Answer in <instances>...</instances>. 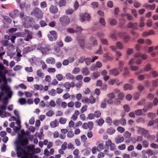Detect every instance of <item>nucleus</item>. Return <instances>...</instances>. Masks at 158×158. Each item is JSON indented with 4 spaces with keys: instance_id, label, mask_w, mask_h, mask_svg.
<instances>
[{
    "instance_id": "nucleus-1",
    "label": "nucleus",
    "mask_w": 158,
    "mask_h": 158,
    "mask_svg": "<svg viewBox=\"0 0 158 158\" xmlns=\"http://www.w3.org/2000/svg\"><path fill=\"white\" fill-rule=\"evenodd\" d=\"M29 132L27 131L25 132L23 129L21 131V134L18 135V141L19 144L23 146L27 145L28 143V141L27 137H24L25 135H27Z\"/></svg>"
},
{
    "instance_id": "nucleus-2",
    "label": "nucleus",
    "mask_w": 158,
    "mask_h": 158,
    "mask_svg": "<svg viewBox=\"0 0 158 158\" xmlns=\"http://www.w3.org/2000/svg\"><path fill=\"white\" fill-rule=\"evenodd\" d=\"M0 89L2 91H4L7 94L8 97L10 98L12 94L10 87L7 85L1 84L0 85Z\"/></svg>"
},
{
    "instance_id": "nucleus-3",
    "label": "nucleus",
    "mask_w": 158,
    "mask_h": 158,
    "mask_svg": "<svg viewBox=\"0 0 158 158\" xmlns=\"http://www.w3.org/2000/svg\"><path fill=\"white\" fill-rule=\"evenodd\" d=\"M81 102L84 104L94 103L96 101L95 98L92 96H91L89 98L84 97L82 98Z\"/></svg>"
},
{
    "instance_id": "nucleus-4",
    "label": "nucleus",
    "mask_w": 158,
    "mask_h": 158,
    "mask_svg": "<svg viewBox=\"0 0 158 158\" xmlns=\"http://www.w3.org/2000/svg\"><path fill=\"white\" fill-rule=\"evenodd\" d=\"M105 146L106 149H109L110 148L111 151L114 150L116 149L115 144L112 143L111 140L110 139L105 142Z\"/></svg>"
},
{
    "instance_id": "nucleus-5",
    "label": "nucleus",
    "mask_w": 158,
    "mask_h": 158,
    "mask_svg": "<svg viewBox=\"0 0 158 158\" xmlns=\"http://www.w3.org/2000/svg\"><path fill=\"white\" fill-rule=\"evenodd\" d=\"M140 57L143 60H145L147 58V55L145 54H143L141 55L139 53H136L135 55V59H131L129 62V64H133L134 63V61L135 60H136V59L137 57Z\"/></svg>"
},
{
    "instance_id": "nucleus-6",
    "label": "nucleus",
    "mask_w": 158,
    "mask_h": 158,
    "mask_svg": "<svg viewBox=\"0 0 158 158\" xmlns=\"http://www.w3.org/2000/svg\"><path fill=\"white\" fill-rule=\"evenodd\" d=\"M5 67L1 63L0 64V70H3L4 69ZM0 77L2 78V79H0V84L2 81V80L4 84L7 85V81L6 79V77L3 74L2 72L0 71Z\"/></svg>"
},
{
    "instance_id": "nucleus-7",
    "label": "nucleus",
    "mask_w": 158,
    "mask_h": 158,
    "mask_svg": "<svg viewBox=\"0 0 158 158\" xmlns=\"http://www.w3.org/2000/svg\"><path fill=\"white\" fill-rule=\"evenodd\" d=\"M70 19L68 16H64L60 19V22L62 25H66L70 22Z\"/></svg>"
},
{
    "instance_id": "nucleus-8",
    "label": "nucleus",
    "mask_w": 158,
    "mask_h": 158,
    "mask_svg": "<svg viewBox=\"0 0 158 158\" xmlns=\"http://www.w3.org/2000/svg\"><path fill=\"white\" fill-rule=\"evenodd\" d=\"M33 13L38 18L41 19L43 17L42 11L39 8H35L33 10Z\"/></svg>"
},
{
    "instance_id": "nucleus-9",
    "label": "nucleus",
    "mask_w": 158,
    "mask_h": 158,
    "mask_svg": "<svg viewBox=\"0 0 158 158\" xmlns=\"http://www.w3.org/2000/svg\"><path fill=\"white\" fill-rule=\"evenodd\" d=\"M49 40L51 41L55 40L57 38V35L55 31H52L50 32V34L48 35Z\"/></svg>"
},
{
    "instance_id": "nucleus-10",
    "label": "nucleus",
    "mask_w": 158,
    "mask_h": 158,
    "mask_svg": "<svg viewBox=\"0 0 158 158\" xmlns=\"http://www.w3.org/2000/svg\"><path fill=\"white\" fill-rule=\"evenodd\" d=\"M98 58V57L96 56H94L92 59V60H91V59L90 58H87L85 59L83 58H81L79 59V61L81 63L83 62L84 60H85V61L86 63V64L88 65L90 64L91 62H93L94 61V60L97 59Z\"/></svg>"
},
{
    "instance_id": "nucleus-11",
    "label": "nucleus",
    "mask_w": 158,
    "mask_h": 158,
    "mask_svg": "<svg viewBox=\"0 0 158 158\" xmlns=\"http://www.w3.org/2000/svg\"><path fill=\"white\" fill-rule=\"evenodd\" d=\"M107 97L108 98L107 101V103L110 104H113L114 103L113 100L115 97L114 94L113 93L109 94L107 95Z\"/></svg>"
},
{
    "instance_id": "nucleus-12",
    "label": "nucleus",
    "mask_w": 158,
    "mask_h": 158,
    "mask_svg": "<svg viewBox=\"0 0 158 158\" xmlns=\"http://www.w3.org/2000/svg\"><path fill=\"white\" fill-rule=\"evenodd\" d=\"M63 86L66 89L69 90L71 87H74L75 86V84L73 82L70 83L69 82H66L63 84Z\"/></svg>"
},
{
    "instance_id": "nucleus-13",
    "label": "nucleus",
    "mask_w": 158,
    "mask_h": 158,
    "mask_svg": "<svg viewBox=\"0 0 158 158\" xmlns=\"http://www.w3.org/2000/svg\"><path fill=\"white\" fill-rule=\"evenodd\" d=\"M80 114L79 111L78 110H75L74 113L71 117V119L74 120L76 121L77 120L78 116Z\"/></svg>"
},
{
    "instance_id": "nucleus-14",
    "label": "nucleus",
    "mask_w": 158,
    "mask_h": 158,
    "mask_svg": "<svg viewBox=\"0 0 158 158\" xmlns=\"http://www.w3.org/2000/svg\"><path fill=\"white\" fill-rule=\"evenodd\" d=\"M90 16L88 14H85L83 15L80 16V19L83 21L85 20H88L90 18Z\"/></svg>"
},
{
    "instance_id": "nucleus-15",
    "label": "nucleus",
    "mask_w": 158,
    "mask_h": 158,
    "mask_svg": "<svg viewBox=\"0 0 158 158\" xmlns=\"http://www.w3.org/2000/svg\"><path fill=\"white\" fill-rule=\"evenodd\" d=\"M59 125V122L58 121L55 119L54 121H51L50 123V125L52 128H55L58 126Z\"/></svg>"
},
{
    "instance_id": "nucleus-16",
    "label": "nucleus",
    "mask_w": 158,
    "mask_h": 158,
    "mask_svg": "<svg viewBox=\"0 0 158 158\" xmlns=\"http://www.w3.org/2000/svg\"><path fill=\"white\" fill-rule=\"evenodd\" d=\"M46 62L48 64H55V59L52 57H49L46 60Z\"/></svg>"
},
{
    "instance_id": "nucleus-17",
    "label": "nucleus",
    "mask_w": 158,
    "mask_h": 158,
    "mask_svg": "<svg viewBox=\"0 0 158 158\" xmlns=\"http://www.w3.org/2000/svg\"><path fill=\"white\" fill-rule=\"evenodd\" d=\"M58 9L57 7L54 6H52L50 8V12L52 13L55 14L57 12Z\"/></svg>"
},
{
    "instance_id": "nucleus-18",
    "label": "nucleus",
    "mask_w": 158,
    "mask_h": 158,
    "mask_svg": "<svg viewBox=\"0 0 158 158\" xmlns=\"http://www.w3.org/2000/svg\"><path fill=\"white\" fill-rule=\"evenodd\" d=\"M33 87L35 90H42L43 89V86L41 85L35 84L34 85Z\"/></svg>"
},
{
    "instance_id": "nucleus-19",
    "label": "nucleus",
    "mask_w": 158,
    "mask_h": 158,
    "mask_svg": "<svg viewBox=\"0 0 158 158\" xmlns=\"http://www.w3.org/2000/svg\"><path fill=\"white\" fill-rule=\"evenodd\" d=\"M36 74L40 78H43L44 77V75L41 70H38L36 72Z\"/></svg>"
},
{
    "instance_id": "nucleus-20",
    "label": "nucleus",
    "mask_w": 158,
    "mask_h": 158,
    "mask_svg": "<svg viewBox=\"0 0 158 158\" xmlns=\"http://www.w3.org/2000/svg\"><path fill=\"white\" fill-rule=\"evenodd\" d=\"M115 142L116 143H119L123 142L124 140V138L123 137L118 136L115 139Z\"/></svg>"
},
{
    "instance_id": "nucleus-21",
    "label": "nucleus",
    "mask_w": 158,
    "mask_h": 158,
    "mask_svg": "<svg viewBox=\"0 0 158 158\" xmlns=\"http://www.w3.org/2000/svg\"><path fill=\"white\" fill-rule=\"evenodd\" d=\"M32 33L31 32H29L27 36L25 38L24 40L26 41H29L32 38Z\"/></svg>"
},
{
    "instance_id": "nucleus-22",
    "label": "nucleus",
    "mask_w": 158,
    "mask_h": 158,
    "mask_svg": "<svg viewBox=\"0 0 158 158\" xmlns=\"http://www.w3.org/2000/svg\"><path fill=\"white\" fill-rule=\"evenodd\" d=\"M47 106L48 107H55L56 105V102L53 100H51L49 102Z\"/></svg>"
},
{
    "instance_id": "nucleus-23",
    "label": "nucleus",
    "mask_w": 158,
    "mask_h": 158,
    "mask_svg": "<svg viewBox=\"0 0 158 158\" xmlns=\"http://www.w3.org/2000/svg\"><path fill=\"white\" fill-rule=\"evenodd\" d=\"M40 50L43 54H46L49 52V49L47 47H42Z\"/></svg>"
},
{
    "instance_id": "nucleus-24",
    "label": "nucleus",
    "mask_w": 158,
    "mask_h": 158,
    "mask_svg": "<svg viewBox=\"0 0 158 158\" xmlns=\"http://www.w3.org/2000/svg\"><path fill=\"white\" fill-rule=\"evenodd\" d=\"M48 92L49 95L52 96H55L56 94V90L53 89L49 90Z\"/></svg>"
},
{
    "instance_id": "nucleus-25",
    "label": "nucleus",
    "mask_w": 158,
    "mask_h": 158,
    "mask_svg": "<svg viewBox=\"0 0 158 158\" xmlns=\"http://www.w3.org/2000/svg\"><path fill=\"white\" fill-rule=\"evenodd\" d=\"M82 74L84 75H87L89 74V72L87 69L84 68L81 70Z\"/></svg>"
},
{
    "instance_id": "nucleus-26",
    "label": "nucleus",
    "mask_w": 158,
    "mask_h": 158,
    "mask_svg": "<svg viewBox=\"0 0 158 158\" xmlns=\"http://www.w3.org/2000/svg\"><path fill=\"white\" fill-rule=\"evenodd\" d=\"M66 0H60L58 3L59 6L60 7L64 6L66 4Z\"/></svg>"
},
{
    "instance_id": "nucleus-27",
    "label": "nucleus",
    "mask_w": 158,
    "mask_h": 158,
    "mask_svg": "<svg viewBox=\"0 0 158 158\" xmlns=\"http://www.w3.org/2000/svg\"><path fill=\"white\" fill-rule=\"evenodd\" d=\"M115 129L112 127L108 129L107 130V132L110 135L113 134L115 132Z\"/></svg>"
},
{
    "instance_id": "nucleus-28",
    "label": "nucleus",
    "mask_w": 158,
    "mask_h": 158,
    "mask_svg": "<svg viewBox=\"0 0 158 158\" xmlns=\"http://www.w3.org/2000/svg\"><path fill=\"white\" fill-rule=\"evenodd\" d=\"M7 102L6 101L4 102L2 105L0 106V110H5L6 108Z\"/></svg>"
},
{
    "instance_id": "nucleus-29",
    "label": "nucleus",
    "mask_w": 158,
    "mask_h": 158,
    "mask_svg": "<svg viewBox=\"0 0 158 158\" xmlns=\"http://www.w3.org/2000/svg\"><path fill=\"white\" fill-rule=\"evenodd\" d=\"M67 121V118L63 117L60 118L59 122L61 124H64Z\"/></svg>"
},
{
    "instance_id": "nucleus-30",
    "label": "nucleus",
    "mask_w": 158,
    "mask_h": 158,
    "mask_svg": "<svg viewBox=\"0 0 158 158\" xmlns=\"http://www.w3.org/2000/svg\"><path fill=\"white\" fill-rule=\"evenodd\" d=\"M65 77L68 80H73L74 78L73 75L69 73H67L65 75Z\"/></svg>"
},
{
    "instance_id": "nucleus-31",
    "label": "nucleus",
    "mask_w": 158,
    "mask_h": 158,
    "mask_svg": "<svg viewBox=\"0 0 158 158\" xmlns=\"http://www.w3.org/2000/svg\"><path fill=\"white\" fill-rule=\"evenodd\" d=\"M0 115L2 118H3L7 117V113L6 111L0 110Z\"/></svg>"
},
{
    "instance_id": "nucleus-32",
    "label": "nucleus",
    "mask_w": 158,
    "mask_h": 158,
    "mask_svg": "<svg viewBox=\"0 0 158 158\" xmlns=\"http://www.w3.org/2000/svg\"><path fill=\"white\" fill-rule=\"evenodd\" d=\"M156 6L154 4H153L152 5H146L145 6V7L146 8L151 10H154Z\"/></svg>"
},
{
    "instance_id": "nucleus-33",
    "label": "nucleus",
    "mask_w": 158,
    "mask_h": 158,
    "mask_svg": "<svg viewBox=\"0 0 158 158\" xmlns=\"http://www.w3.org/2000/svg\"><path fill=\"white\" fill-rule=\"evenodd\" d=\"M18 102L22 105H23L25 104L26 103V99L23 98H20L19 101Z\"/></svg>"
},
{
    "instance_id": "nucleus-34",
    "label": "nucleus",
    "mask_w": 158,
    "mask_h": 158,
    "mask_svg": "<svg viewBox=\"0 0 158 158\" xmlns=\"http://www.w3.org/2000/svg\"><path fill=\"white\" fill-rule=\"evenodd\" d=\"M97 147L98 149V152H100L104 149V144L103 143H99Z\"/></svg>"
},
{
    "instance_id": "nucleus-35",
    "label": "nucleus",
    "mask_w": 158,
    "mask_h": 158,
    "mask_svg": "<svg viewBox=\"0 0 158 158\" xmlns=\"http://www.w3.org/2000/svg\"><path fill=\"white\" fill-rule=\"evenodd\" d=\"M88 106L87 105H84L80 110V112L81 113H83L87 110Z\"/></svg>"
},
{
    "instance_id": "nucleus-36",
    "label": "nucleus",
    "mask_w": 158,
    "mask_h": 158,
    "mask_svg": "<svg viewBox=\"0 0 158 158\" xmlns=\"http://www.w3.org/2000/svg\"><path fill=\"white\" fill-rule=\"evenodd\" d=\"M80 138L81 141L84 143L86 142L87 139L86 136L84 135H81L80 137Z\"/></svg>"
},
{
    "instance_id": "nucleus-37",
    "label": "nucleus",
    "mask_w": 158,
    "mask_h": 158,
    "mask_svg": "<svg viewBox=\"0 0 158 158\" xmlns=\"http://www.w3.org/2000/svg\"><path fill=\"white\" fill-rule=\"evenodd\" d=\"M74 133L72 131H68L67 133V136L69 138H71L74 136Z\"/></svg>"
},
{
    "instance_id": "nucleus-38",
    "label": "nucleus",
    "mask_w": 158,
    "mask_h": 158,
    "mask_svg": "<svg viewBox=\"0 0 158 158\" xmlns=\"http://www.w3.org/2000/svg\"><path fill=\"white\" fill-rule=\"evenodd\" d=\"M80 70V69L79 68L76 67L74 69L72 73L73 74H77L79 73Z\"/></svg>"
},
{
    "instance_id": "nucleus-39",
    "label": "nucleus",
    "mask_w": 158,
    "mask_h": 158,
    "mask_svg": "<svg viewBox=\"0 0 158 158\" xmlns=\"http://www.w3.org/2000/svg\"><path fill=\"white\" fill-rule=\"evenodd\" d=\"M138 131L139 133L141 134L142 135L144 134L147 132V131H145L144 129L142 128H139Z\"/></svg>"
},
{
    "instance_id": "nucleus-40",
    "label": "nucleus",
    "mask_w": 158,
    "mask_h": 158,
    "mask_svg": "<svg viewBox=\"0 0 158 158\" xmlns=\"http://www.w3.org/2000/svg\"><path fill=\"white\" fill-rule=\"evenodd\" d=\"M132 89V86L130 85L126 84L124 86V89L125 90Z\"/></svg>"
},
{
    "instance_id": "nucleus-41",
    "label": "nucleus",
    "mask_w": 158,
    "mask_h": 158,
    "mask_svg": "<svg viewBox=\"0 0 158 158\" xmlns=\"http://www.w3.org/2000/svg\"><path fill=\"white\" fill-rule=\"evenodd\" d=\"M106 122L109 125H111L112 123V121L110 117H108L106 120Z\"/></svg>"
},
{
    "instance_id": "nucleus-42",
    "label": "nucleus",
    "mask_w": 158,
    "mask_h": 158,
    "mask_svg": "<svg viewBox=\"0 0 158 158\" xmlns=\"http://www.w3.org/2000/svg\"><path fill=\"white\" fill-rule=\"evenodd\" d=\"M54 114V111L52 110H49L47 112L46 114L47 116L49 117L52 116Z\"/></svg>"
},
{
    "instance_id": "nucleus-43",
    "label": "nucleus",
    "mask_w": 158,
    "mask_h": 158,
    "mask_svg": "<svg viewBox=\"0 0 158 158\" xmlns=\"http://www.w3.org/2000/svg\"><path fill=\"white\" fill-rule=\"evenodd\" d=\"M110 74L114 76L117 75L119 73L118 71L116 69H113L110 71Z\"/></svg>"
},
{
    "instance_id": "nucleus-44",
    "label": "nucleus",
    "mask_w": 158,
    "mask_h": 158,
    "mask_svg": "<svg viewBox=\"0 0 158 158\" xmlns=\"http://www.w3.org/2000/svg\"><path fill=\"white\" fill-rule=\"evenodd\" d=\"M88 123V128L91 130L93 127L94 124L92 122H89Z\"/></svg>"
},
{
    "instance_id": "nucleus-45",
    "label": "nucleus",
    "mask_w": 158,
    "mask_h": 158,
    "mask_svg": "<svg viewBox=\"0 0 158 158\" xmlns=\"http://www.w3.org/2000/svg\"><path fill=\"white\" fill-rule=\"evenodd\" d=\"M91 151L93 154H95L96 153L97 151L98 152V150L97 147L94 146L92 148Z\"/></svg>"
},
{
    "instance_id": "nucleus-46",
    "label": "nucleus",
    "mask_w": 158,
    "mask_h": 158,
    "mask_svg": "<svg viewBox=\"0 0 158 158\" xmlns=\"http://www.w3.org/2000/svg\"><path fill=\"white\" fill-rule=\"evenodd\" d=\"M56 77L59 81H61L63 78L62 75L60 74H57L56 76Z\"/></svg>"
},
{
    "instance_id": "nucleus-47",
    "label": "nucleus",
    "mask_w": 158,
    "mask_h": 158,
    "mask_svg": "<svg viewBox=\"0 0 158 158\" xmlns=\"http://www.w3.org/2000/svg\"><path fill=\"white\" fill-rule=\"evenodd\" d=\"M117 130L121 133H122L125 131V129L124 128L121 127H118L117 128Z\"/></svg>"
},
{
    "instance_id": "nucleus-48",
    "label": "nucleus",
    "mask_w": 158,
    "mask_h": 158,
    "mask_svg": "<svg viewBox=\"0 0 158 158\" xmlns=\"http://www.w3.org/2000/svg\"><path fill=\"white\" fill-rule=\"evenodd\" d=\"M67 148L68 149H71L72 150H73L75 149L74 145L72 144L71 143H69L68 144Z\"/></svg>"
},
{
    "instance_id": "nucleus-49",
    "label": "nucleus",
    "mask_w": 158,
    "mask_h": 158,
    "mask_svg": "<svg viewBox=\"0 0 158 158\" xmlns=\"http://www.w3.org/2000/svg\"><path fill=\"white\" fill-rule=\"evenodd\" d=\"M70 97V95L68 93H66L63 95V98L64 99H67L69 98Z\"/></svg>"
},
{
    "instance_id": "nucleus-50",
    "label": "nucleus",
    "mask_w": 158,
    "mask_h": 158,
    "mask_svg": "<svg viewBox=\"0 0 158 158\" xmlns=\"http://www.w3.org/2000/svg\"><path fill=\"white\" fill-rule=\"evenodd\" d=\"M82 124V123L80 121H79L77 122L75 124V127H78L81 126Z\"/></svg>"
},
{
    "instance_id": "nucleus-51",
    "label": "nucleus",
    "mask_w": 158,
    "mask_h": 158,
    "mask_svg": "<svg viewBox=\"0 0 158 158\" xmlns=\"http://www.w3.org/2000/svg\"><path fill=\"white\" fill-rule=\"evenodd\" d=\"M95 116L94 114L90 113L88 115L87 118L89 119H92L94 118Z\"/></svg>"
},
{
    "instance_id": "nucleus-52",
    "label": "nucleus",
    "mask_w": 158,
    "mask_h": 158,
    "mask_svg": "<svg viewBox=\"0 0 158 158\" xmlns=\"http://www.w3.org/2000/svg\"><path fill=\"white\" fill-rule=\"evenodd\" d=\"M74 11V10L71 9H69L66 10V13L67 15L72 14Z\"/></svg>"
},
{
    "instance_id": "nucleus-53",
    "label": "nucleus",
    "mask_w": 158,
    "mask_h": 158,
    "mask_svg": "<svg viewBox=\"0 0 158 158\" xmlns=\"http://www.w3.org/2000/svg\"><path fill=\"white\" fill-rule=\"evenodd\" d=\"M67 103L64 102H61V103L60 106L61 107L63 108H65L67 107Z\"/></svg>"
},
{
    "instance_id": "nucleus-54",
    "label": "nucleus",
    "mask_w": 158,
    "mask_h": 158,
    "mask_svg": "<svg viewBox=\"0 0 158 158\" xmlns=\"http://www.w3.org/2000/svg\"><path fill=\"white\" fill-rule=\"evenodd\" d=\"M74 122L72 120H70L69 123V127L70 128L73 127L74 125Z\"/></svg>"
},
{
    "instance_id": "nucleus-55",
    "label": "nucleus",
    "mask_w": 158,
    "mask_h": 158,
    "mask_svg": "<svg viewBox=\"0 0 158 158\" xmlns=\"http://www.w3.org/2000/svg\"><path fill=\"white\" fill-rule=\"evenodd\" d=\"M81 105V103L78 101H77L75 103V107L76 108H80Z\"/></svg>"
},
{
    "instance_id": "nucleus-56",
    "label": "nucleus",
    "mask_w": 158,
    "mask_h": 158,
    "mask_svg": "<svg viewBox=\"0 0 158 158\" xmlns=\"http://www.w3.org/2000/svg\"><path fill=\"white\" fill-rule=\"evenodd\" d=\"M56 94H60L62 93L63 91V89L60 88H57L56 89Z\"/></svg>"
},
{
    "instance_id": "nucleus-57",
    "label": "nucleus",
    "mask_w": 158,
    "mask_h": 158,
    "mask_svg": "<svg viewBox=\"0 0 158 158\" xmlns=\"http://www.w3.org/2000/svg\"><path fill=\"white\" fill-rule=\"evenodd\" d=\"M56 71V70L54 68H49L48 69V72L49 73H54Z\"/></svg>"
},
{
    "instance_id": "nucleus-58",
    "label": "nucleus",
    "mask_w": 158,
    "mask_h": 158,
    "mask_svg": "<svg viewBox=\"0 0 158 158\" xmlns=\"http://www.w3.org/2000/svg\"><path fill=\"white\" fill-rule=\"evenodd\" d=\"M40 151L41 149L40 148H35V147H34L33 153H38L40 152Z\"/></svg>"
},
{
    "instance_id": "nucleus-59",
    "label": "nucleus",
    "mask_w": 158,
    "mask_h": 158,
    "mask_svg": "<svg viewBox=\"0 0 158 158\" xmlns=\"http://www.w3.org/2000/svg\"><path fill=\"white\" fill-rule=\"evenodd\" d=\"M67 143L66 142H64L61 146V148L64 150H65L67 148Z\"/></svg>"
},
{
    "instance_id": "nucleus-60",
    "label": "nucleus",
    "mask_w": 158,
    "mask_h": 158,
    "mask_svg": "<svg viewBox=\"0 0 158 158\" xmlns=\"http://www.w3.org/2000/svg\"><path fill=\"white\" fill-rule=\"evenodd\" d=\"M22 68V67L19 65H18L16 66L14 68V70L15 71H17L18 70H19L20 69H21Z\"/></svg>"
},
{
    "instance_id": "nucleus-61",
    "label": "nucleus",
    "mask_w": 158,
    "mask_h": 158,
    "mask_svg": "<svg viewBox=\"0 0 158 158\" xmlns=\"http://www.w3.org/2000/svg\"><path fill=\"white\" fill-rule=\"evenodd\" d=\"M94 114L95 116L97 118L99 117L101 115V112L99 111H96L95 112Z\"/></svg>"
},
{
    "instance_id": "nucleus-62",
    "label": "nucleus",
    "mask_w": 158,
    "mask_h": 158,
    "mask_svg": "<svg viewBox=\"0 0 158 158\" xmlns=\"http://www.w3.org/2000/svg\"><path fill=\"white\" fill-rule=\"evenodd\" d=\"M40 6L42 8H44L47 7V4L46 2H43L40 3Z\"/></svg>"
},
{
    "instance_id": "nucleus-63",
    "label": "nucleus",
    "mask_w": 158,
    "mask_h": 158,
    "mask_svg": "<svg viewBox=\"0 0 158 158\" xmlns=\"http://www.w3.org/2000/svg\"><path fill=\"white\" fill-rule=\"evenodd\" d=\"M104 157V153L102 152H100L98 154L97 157L98 158H102Z\"/></svg>"
},
{
    "instance_id": "nucleus-64",
    "label": "nucleus",
    "mask_w": 158,
    "mask_h": 158,
    "mask_svg": "<svg viewBox=\"0 0 158 158\" xmlns=\"http://www.w3.org/2000/svg\"><path fill=\"white\" fill-rule=\"evenodd\" d=\"M82 97V94L80 93H78L76 95V99L78 101L80 100L81 99Z\"/></svg>"
}]
</instances>
